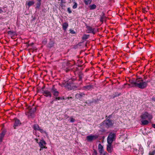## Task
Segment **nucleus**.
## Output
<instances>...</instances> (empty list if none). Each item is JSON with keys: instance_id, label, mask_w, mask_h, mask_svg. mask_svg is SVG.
<instances>
[{"instance_id": "2eb2a0df", "label": "nucleus", "mask_w": 155, "mask_h": 155, "mask_svg": "<svg viewBox=\"0 0 155 155\" xmlns=\"http://www.w3.org/2000/svg\"><path fill=\"white\" fill-rule=\"evenodd\" d=\"M97 137L94 135L88 136L87 137V140L89 141H91L93 140L96 139Z\"/></svg>"}, {"instance_id": "bf43d9fd", "label": "nucleus", "mask_w": 155, "mask_h": 155, "mask_svg": "<svg viewBox=\"0 0 155 155\" xmlns=\"http://www.w3.org/2000/svg\"><path fill=\"white\" fill-rule=\"evenodd\" d=\"M102 18H101V19L100 20V21H103L102 20Z\"/></svg>"}, {"instance_id": "412c9836", "label": "nucleus", "mask_w": 155, "mask_h": 155, "mask_svg": "<svg viewBox=\"0 0 155 155\" xmlns=\"http://www.w3.org/2000/svg\"><path fill=\"white\" fill-rule=\"evenodd\" d=\"M38 2L36 3V8H39L41 4V0H37Z\"/></svg>"}, {"instance_id": "9d476101", "label": "nucleus", "mask_w": 155, "mask_h": 155, "mask_svg": "<svg viewBox=\"0 0 155 155\" xmlns=\"http://www.w3.org/2000/svg\"><path fill=\"white\" fill-rule=\"evenodd\" d=\"M42 93L46 97H51L52 96L51 92L47 90H45V91H43V92H42Z\"/></svg>"}, {"instance_id": "c756f323", "label": "nucleus", "mask_w": 155, "mask_h": 155, "mask_svg": "<svg viewBox=\"0 0 155 155\" xmlns=\"http://www.w3.org/2000/svg\"><path fill=\"white\" fill-rule=\"evenodd\" d=\"M54 45V43L53 41H51L48 44V46L50 48H51Z\"/></svg>"}, {"instance_id": "a878e982", "label": "nucleus", "mask_w": 155, "mask_h": 155, "mask_svg": "<svg viewBox=\"0 0 155 155\" xmlns=\"http://www.w3.org/2000/svg\"><path fill=\"white\" fill-rule=\"evenodd\" d=\"M94 152L92 153V155H97V150H96L95 149H93ZM107 152H104L103 155H107Z\"/></svg>"}, {"instance_id": "bb28decb", "label": "nucleus", "mask_w": 155, "mask_h": 155, "mask_svg": "<svg viewBox=\"0 0 155 155\" xmlns=\"http://www.w3.org/2000/svg\"><path fill=\"white\" fill-rule=\"evenodd\" d=\"M149 7H147V8H142V12L144 13L147 12L149 10Z\"/></svg>"}, {"instance_id": "f257e3e1", "label": "nucleus", "mask_w": 155, "mask_h": 155, "mask_svg": "<svg viewBox=\"0 0 155 155\" xmlns=\"http://www.w3.org/2000/svg\"><path fill=\"white\" fill-rule=\"evenodd\" d=\"M129 82L130 84H128L129 86L131 85V87H138L141 89H145L147 87L145 82L141 77H137L136 79H130Z\"/></svg>"}, {"instance_id": "603ef678", "label": "nucleus", "mask_w": 155, "mask_h": 155, "mask_svg": "<svg viewBox=\"0 0 155 155\" xmlns=\"http://www.w3.org/2000/svg\"><path fill=\"white\" fill-rule=\"evenodd\" d=\"M65 70L66 72H68V71H69L70 70L69 69H68V68H66L65 69Z\"/></svg>"}, {"instance_id": "09e8293b", "label": "nucleus", "mask_w": 155, "mask_h": 155, "mask_svg": "<svg viewBox=\"0 0 155 155\" xmlns=\"http://www.w3.org/2000/svg\"><path fill=\"white\" fill-rule=\"evenodd\" d=\"M35 140L36 142L38 143L39 142H38V139L37 138H35Z\"/></svg>"}, {"instance_id": "aec40b11", "label": "nucleus", "mask_w": 155, "mask_h": 155, "mask_svg": "<svg viewBox=\"0 0 155 155\" xmlns=\"http://www.w3.org/2000/svg\"><path fill=\"white\" fill-rule=\"evenodd\" d=\"M149 120H142L141 121V124L142 125H147L149 123Z\"/></svg>"}, {"instance_id": "4c0bfd02", "label": "nucleus", "mask_w": 155, "mask_h": 155, "mask_svg": "<svg viewBox=\"0 0 155 155\" xmlns=\"http://www.w3.org/2000/svg\"><path fill=\"white\" fill-rule=\"evenodd\" d=\"M155 154V150L152 152H150L149 155H154Z\"/></svg>"}, {"instance_id": "f3484780", "label": "nucleus", "mask_w": 155, "mask_h": 155, "mask_svg": "<svg viewBox=\"0 0 155 155\" xmlns=\"http://www.w3.org/2000/svg\"><path fill=\"white\" fill-rule=\"evenodd\" d=\"M78 85L77 83H74L72 82L71 86V90L76 89L78 88Z\"/></svg>"}, {"instance_id": "052dcab7", "label": "nucleus", "mask_w": 155, "mask_h": 155, "mask_svg": "<svg viewBox=\"0 0 155 155\" xmlns=\"http://www.w3.org/2000/svg\"><path fill=\"white\" fill-rule=\"evenodd\" d=\"M53 102V101H52V102H51V103H52Z\"/></svg>"}, {"instance_id": "c03bdc74", "label": "nucleus", "mask_w": 155, "mask_h": 155, "mask_svg": "<svg viewBox=\"0 0 155 155\" xmlns=\"http://www.w3.org/2000/svg\"><path fill=\"white\" fill-rule=\"evenodd\" d=\"M55 100H62V98L61 97H56L55 98Z\"/></svg>"}, {"instance_id": "393cba45", "label": "nucleus", "mask_w": 155, "mask_h": 155, "mask_svg": "<svg viewBox=\"0 0 155 155\" xmlns=\"http://www.w3.org/2000/svg\"><path fill=\"white\" fill-rule=\"evenodd\" d=\"M96 5L95 4H93L89 6V9L90 10H93L95 9L96 8Z\"/></svg>"}, {"instance_id": "13d9d810", "label": "nucleus", "mask_w": 155, "mask_h": 155, "mask_svg": "<svg viewBox=\"0 0 155 155\" xmlns=\"http://www.w3.org/2000/svg\"><path fill=\"white\" fill-rule=\"evenodd\" d=\"M147 77H144V79H147Z\"/></svg>"}, {"instance_id": "4468645a", "label": "nucleus", "mask_w": 155, "mask_h": 155, "mask_svg": "<svg viewBox=\"0 0 155 155\" xmlns=\"http://www.w3.org/2000/svg\"><path fill=\"white\" fill-rule=\"evenodd\" d=\"M6 131L5 130H3L1 133H0V144L2 142L3 138L6 134Z\"/></svg>"}, {"instance_id": "864d4df0", "label": "nucleus", "mask_w": 155, "mask_h": 155, "mask_svg": "<svg viewBox=\"0 0 155 155\" xmlns=\"http://www.w3.org/2000/svg\"><path fill=\"white\" fill-rule=\"evenodd\" d=\"M106 131V130L105 129H103L101 131L102 132H105Z\"/></svg>"}, {"instance_id": "a211bd4d", "label": "nucleus", "mask_w": 155, "mask_h": 155, "mask_svg": "<svg viewBox=\"0 0 155 155\" xmlns=\"http://www.w3.org/2000/svg\"><path fill=\"white\" fill-rule=\"evenodd\" d=\"M35 4V2L33 1H29L26 4L27 5L28 7L29 8L31 6Z\"/></svg>"}, {"instance_id": "2f4dec72", "label": "nucleus", "mask_w": 155, "mask_h": 155, "mask_svg": "<svg viewBox=\"0 0 155 155\" xmlns=\"http://www.w3.org/2000/svg\"><path fill=\"white\" fill-rule=\"evenodd\" d=\"M14 33L15 32L13 31H8V34L10 35H13Z\"/></svg>"}, {"instance_id": "e433bc0d", "label": "nucleus", "mask_w": 155, "mask_h": 155, "mask_svg": "<svg viewBox=\"0 0 155 155\" xmlns=\"http://www.w3.org/2000/svg\"><path fill=\"white\" fill-rule=\"evenodd\" d=\"M58 1H61V3H60V6L62 5L63 3H65V0H58Z\"/></svg>"}, {"instance_id": "f704fd0d", "label": "nucleus", "mask_w": 155, "mask_h": 155, "mask_svg": "<svg viewBox=\"0 0 155 155\" xmlns=\"http://www.w3.org/2000/svg\"><path fill=\"white\" fill-rule=\"evenodd\" d=\"M69 31L70 33H71V34H76V32L72 29H70L69 30Z\"/></svg>"}, {"instance_id": "3c124183", "label": "nucleus", "mask_w": 155, "mask_h": 155, "mask_svg": "<svg viewBox=\"0 0 155 155\" xmlns=\"http://www.w3.org/2000/svg\"><path fill=\"white\" fill-rule=\"evenodd\" d=\"M152 100L153 101L155 102V97H152Z\"/></svg>"}, {"instance_id": "7c9ffc66", "label": "nucleus", "mask_w": 155, "mask_h": 155, "mask_svg": "<svg viewBox=\"0 0 155 155\" xmlns=\"http://www.w3.org/2000/svg\"><path fill=\"white\" fill-rule=\"evenodd\" d=\"M33 128L35 130H38L39 128L38 125L37 124H35L33 127Z\"/></svg>"}, {"instance_id": "37998d69", "label": "nucleus", "mask_w": 155, "mask_h": 155, "mask_svg": "<svg viewBox=\"0 0 155 155\" xmlns=\"http://www.w3.org/2000/svg\"><path fill=\"white\" fill-rule=\"evenodd\" d=\"M65 87L66 88H67L69 89V84H68V82H67L66 83Z\"/></svg>"}, {"instance_id": "9b49d317", "label": "nucleus", "mask_w": 155, "mask_h": 155, "mask_svg": "<svg viewBox=\"0 0 155 155\" xmlns=\"http://www.w3.org/2000/svg\"><path fill=\"white\" fill-rule=\"evenodd\" d=\"M98 147L99 152L100 155H103L104 152H107L106 151H104L103 147L101 143H99L98 144Z\"/></svg>"}, {"instance_id": "f03ea898", "label": "nucleus", "mask_w": 155, "mask_h": 155, "mask_svg": "<svg viewBox=\"0 0 155 155\" xmlns=\"http://www.w3.org/2000/svg\"><path fill=\"white\" fill-rule=\"evenodd\" d=\"M28 111L25 112V114L28 118H33L35 117V113L36 110V107L31 108L30 106L27 107Z\"/></svg>"}, {"instance_id": "ea45409f", "label": "nucleus", "mask_w": 155, "mask_h": 155, "mask_svg": "<svg viewBox=\"0 0 155 155\" xmlns=\"http://www.w3.org/2000/svg\"><path fill=\"white\" fill-rule=\"evenodd\" d=\"M38 130L41 133H43L45 132V131L42 129L40 128L38 129Z\"/></svg>"}, {"instance_id": "72a5a7b5", "label": "nucleus", "mask_w": 155, "mask_h": 155, "mask_svg": "<svg viewBox=\"0 0 155 155\" xmlns=\"http://www.w3.org/2000/svg\"><path fill=\"white\" fill-rule=\"evenodd\" d=\"M74 5H73L72 8L73 9H75L77 7L78 4L77 2H74Z\"/></svg>"}, {"instance_id": "423d86ee", "label": "nucleus", "mask_w": 155, "mask_h": 155, "mask_svg": "<svg viewBox=\"0 0 155 155\" xmlns=\"http://www.w3.org/2000/svg\"><path fill=\"white\" fill-rule=\"evenodd\" d=\"M13 121L14 122L13 127L14 129H16L17 127L20 126L21 124V121L17 118H15L13 119Z\"/></svg>"}, {"instance_id": "de8ad7c7", "label": "nucleus", "mask_w": 155, "mask_h": 155, "mask_svg": "<svg viewBox=\"0 0 155 155\" xmlns=\"http://www.w3.org/2000/svg\"><path fill=\"white\" fill-rule=\"evenodd\" d=\"M112 115H109L108 117H107V118H108L109 119H110V118L112 117Z\"/></svg>"}, {"instance_id": "7ed1b4c3", "label": "nucleus", "mask_w": 155, "mask_h": 155, "mask_svg": "<svg viewBox=\"0 0 155 155\" xmlns=\"http://www.w3.org/2000/svg\"><path fill=\"white\" fill-rule=\"evenodd\" d=\"M114 123L112 120L108 118H106L100 124V126L102 127H105L107 128H108L113 125Z\"/></svg>"}, {"instance_id": "1a4fd4ad", "label": "nucleus", "mask_w": 155, "mask_h": 155, "mask_svg": "<svg viewBox=\"0 0 155 155\" xmlns=\"http://www.w3.org/2000/svg\"><path fill=\"white\" fill-rule=\"evenodd\" d=\"M99 101V100L97 99H92L91 100H88L85 102V103L87 104L88 105H90L91 104L93 103H98Z\"/></svg>"}, {"instance_id": "473e14b6", "label": "nucleus", "mask_w": 155, "mask_h": 155, "mask_svg": "<svg viewBox=\"0 0 155 155\" xmlns=\"http://www.w3.org/2000/svg\"><path fill=\"white\" fill-rule=\"evenodd\" d=\"M70 122L72 123L74 122L75 121V119L73 118L72 116H71L70 117Z\"/></svg>"}, {"instance_id": "49530a36", "label": "nucleus", "mask_w": 155, "mask_h": 155, "mask_svg": "<svg viewBox=\"0 0 155 155\" xmlns=\"http://www.w3.org/2000/svg\"><path fill=\"white\" fill-rule=\"evenodd\" d=\"M45 86H43L41 88V90L42 91V92H43V91H45V90H44V89L45 88Z\"/></svg>"}, {"instance_id": "b1692460", "label": "nucleus", "mask_w": 155, "mask_h": 155, "mask_svg": "<svg viewBox=\"0 0 155 155\" xmlns=\"http://www.w3.org/2000/svg\"><path fill=\"white\" fill-rule=\"evenodd\" d=\"M78 76L79 77V81H81L82 80L83 77L84 76L83 74L81 72H80L79 73Z\"/></svg>"}, {"instance_id": "0eeeda50", "label": "nucleus", "mask_w": 155, "mask_h": 155, "mask_svg": "<svg viewBox=\"0 0 155 155\" xmlns=\"http://www.w3.org/2000/svg\"><path fill=\"white\" fill-rule=\"evenodd\" d=\"M38 144L40 148V151L42 150L43 148H47V147L45 146L46 144V143L44 140H40V141L38 142Z\"/></svg>"}, {"instance_id": "8fccbe9b", "label": "nucleus", "mask_w": 155, "mask_h": 155, "mask_svg": "<svg viewBox=\"0 0 155 155\" xmlns=\"http://www.w3.org/2000/svg\"><path fill=\"white\" fill-rule=\"evenodd\" d=\"M152 127L155 128V124H152Z\"/></svg>"}, {"instance_id": "5fc2aeb1", "label": "nucleus", "mask_w": 155, "mask_h": 155, "mask_svg": "<svg viewBox=\"0 0 155 155\" xmlns=\"http://www.w3.org/2000/svg\"><path fill=\"white\" fill-rule=\"evenodd\" d=\"M70 98H71V99H72V97H68L67 98L68 99H69Z\"/></svg>"}, {"instance_id": "79ce46f5", "label": "nucleus", "mask_w": 155, "mask_h": 155, "mask_svg": "<svg viewBox=\"0 0 155 155\" xmlns=\"http://www.w3.org/2000/svg\"><path fill=\"white\" fill-rule=\"evenodd\" d=\"M144 81L145 82V83L146 84V85H147V86H148V83L150 82V80H147V81Z\"/></svg>"}, {"instance_id": "5701e85b", "label": "nucleus", "mask_w": 155, "mask_h": 155, "mask_svg": "<svg viewBox=\"0 0 155 155\" xmlns=\"http://www.w3.org/2000/svg\"><path fill=\"white\" fill-rule=\"evenodd\" d=\"M93 86L92 85H87L84 86L83 88L85 90H89L92 88Z\"/></svg>"}, {"instance_id": "c85d7f7f", "label": "nucleus", "mask_w": 155, "mask_h": 155, "mask_svg": "<svg viewBox=\"0 0 155 155\" xmlns=\"http://www.w3.org/2000/svg\"><path fill=\"white\" fill-rule=\"evenodd\" d=\"M89 37V35H87L86 34H84L83 35V36L82 37V38L83 40H86Z\"/></svg>"}, {"instance_id": "4be33fe9", "label": "nucleus", "mask_w": 155, "mask_h": 155, "mask_svg": "<svg viewBox=\"0 0 155 155\" xmlns=\"http://www.w3.org/2000/svg\"><path fill=\"white\" fill-rule=\"evenodd\" d=\"M121 94L120 93H119L118 92H116L114 94H113L112 95V97L113 98H114L115 97L119 96Z\"/></svg>"}, {"instance_id": "f8f14e48", "label": "nucleus", "mask_w": 155, "mask_h": 155, "mask_svg": "<svg viewBox=\"0 0 155 155\" xmlns=\"http://www.w3.org/2000/svg\"><path fill=\"white\" fill-rule=\"evenodd\" d=\"M85 95L84 93H81L79 94L77 93L75 95V97L77 99L81 101L82 98Z\"/></svg>"}, {"instance_id": "58836bf2", "label": "nucleus", "mask_w": 155, "mask_h": 155, "mask_svg": "<svg viewBox=\"0 0 155 155\" xmlns=\"http://www.w3.org/2000/svg\"><path fill=\"white\" fill-rule=\"evenodd\" d=\"M67 11L69 14H71L72 13V11L71 10V8L69 7L68 8Z\"/></svg>"}, {"instance_id": "a19ab883", "label": "nucleus", "mask_w": 155, "mask_h": 155, "mask_svg": "<svg viewBox=\"0 0 155 155\" xmlns=\"http://www.w3.org/2000/svg\"><path fill=\"white\" fill-rule=\"evenodd\" d=\"M143 149H140V151H139V152L138 153V154H137V155H138V154H139L140 153L141 154H143Z\"/></svg>"}, {"instance_id": "a18cd8bd", "label": "nucleus", "mask_w": 155, "mask_h": 155, "mask_svg": "<svg viewBox=\"0 0 155 155\" xmlns=\"http://www.w3.org/2000/svg\"><path fill=\"white\" fill-rule=\"evenodd\" d=\"M6 12V11H4L0 7V14L2 13L3 12Z\"/></svg>"}, {"instance_id": "4d7b16f0", "label": "nucleus", "mask_w": 155, "mask_h": 155, "mask_svg": "<svg viewBox=\"0 0 155 155\" xmlns=\"http://www.w3.org/2000/svg\"><path fill=\"white\" fill-rule=\"evenodd\" d=\"M6 8V7L5 6H3V9H5V8Z\"/></svg>"}, {"instance_id": "6ab92c4d", "label": "nucleus", "mask_w": 155, "mask_h": 155, "mask_svg": "<svg viewBox=\"0 0 155 155\" xmlns=\"http://www.w3.org/2000/svg\"><path fill=\"white\" fill-rule=\"evenodd\" d=\"M68 26V24L67 22H65L62 25V28L64 30L66 31Z\"/></svg>"}, {"instance_id": "6e6d98bb", "label": "nucleus", "mask_w": 155, "mask_h": 155, "mask_svg": "<svg viewBox=\"0 0 155 155\" xmlns=\"http://www.w3.org/2000/svg\"><path fill=\"white\" fill-rule=\"evenodd\" d=\"M61 98H62V100H64L65 99L64 98V97H61Z\"/></svg>"}, {"instance_id": "ddd939ff", "label": "nucleus", "mask_w": 155, "mask_h": 155, "mask_svg": "<svg viewBox=\"0 0 155 155\" xmlns=\"http://www.w3.org/2000/svg\"><path fill=\"white\" fill-rule=\"evenodd\" d=\"M86 28L88 31V33H92L94 35L95 34V32L94 31V29L92 28L91 26H87Z\"/></svg>"}, {"instance_id": "c9c22d12", "label": "nucleus", "mask_w": 155, "mask_h": 155, "mask_svg": "<svg viewBox=\"0 0 155 155\" xmlns=\"http://www.w3.org/2000/svg\"><path fill=\"white\" fill-rule=\"evenodd\" d=\"M68 84H69V89L71 90V83H72V82L71 81H68Z\"/></svg>"}, {"instance_id": "dca6fc26", "label": "nucleus", "mask_w": 155, "mask_h": 155, "mask_svg": "<svg viewBox=\"0 0 155 155\" xmlns=\"http://www.w3.org/2000/svg\"><path fill=\"white\" fill-rule=\"evenodd\" d=\"M108 144L107 145V150L109 153L112 152V143H107Z\"/></svg>"}, {"instance_id": "39448f33", "label": "nucleus", "mask_w": 155, "mask_h": 155, "mask_svg": "<svg viewBox=\"0 0 155 155\" xmlns=\"http://www.w3.org/2000/svg\"><path fill=\"white\" fill-rule=\"evenodd\" d=\"M140 117L142 119L147 120L150 121L153 118V117L151 114L146 112L141 115Z\"/></svg>"}, {"instance_id": "cd10ccee", "label": "nucleus", "mask_w": 155, "mask_h": 155, "mask_svg": "<svg viewBox=\"0 0 155 155\" xmlns=\"http://www.w3.org/2000/svg\"><path fill=\"white\" fill-rule=\"evenodd\" d=\"M92 2V0H84V2L86 5L90 4Z\"/></svg>"}, {"instance_id": "20e7f679", "label": "nucleus", "mask_w": 155, "mask_h": 155, "mask_svg": "<svg viewBox=\"0 0 155 155\" xmlns=\"http://www.w3.org/2000/svg\"><path fill=\"white\" fill-rule=\"evenodd\" d=\"M116 139V133L114 132H110L107 137V143H112L113 141Z\"/></svg>"}, {"instance_id": "6e6552de", "label": "nucleus", "mask_w": 155, "mask_h": 155, "mask_svg": "<svg viewBox=\"0 0 155 155\" xmlns=\"http://www.w3.org/2000/svg\"><path fill=\"white\" fill-rule=\"evenodd\" d=\"M51 93L55 96L57 97L58 96L59 92L55 88L54 86H53L51 90Z\"/></svg>"}, {"instance_id": "680f3d73", "label": "nucleus", "mask_w": 155, "mask_h": 155, "mask_svg": "<svg viewBox=\"0 0 155 155\" xmlns=\"http://www.w3.org/2000/svg\"><path fill=\"white\" fill-rule=\"evenodd\" d=\"M107 117V116H106V118Z\"/></svg>"}]
</instances>
